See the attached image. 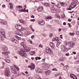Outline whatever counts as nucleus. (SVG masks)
<instances>
[{
	"mask_svg": "<svg viewBox=\"0 0 79 79\" xmlns=\"http://www.w3.org/2000/svg\"><path fill=\"white\" fill-rule=\"evenodd\" d=\"M68 45L69 47L68 48L65 47V46L64 45H62L61 46V49L62 52H66L68 51V49L69 50H71V48L74 47V46L75 45V43L73 41H69L68 42Z\"/></svg>",
	"mask_w": 79,
	"mask_h": 79,
	"instance_id": "nucleus-1",
	"label": "nucleus"
},
{
	"mask_svg": "<svg viewBox=\"0 0 79 79\" xmlns=\"http://www.w3.org/2000/svg\"><path fill=\"white\" fill-rule=\"evenodd\" d=\"M20 51H18L17 53L20 55L21 56L25 57L27 56V54L25 53V51H24L23 49L20 48Z\"/></svg>",
	"mask_w": 79,
	"mask_h": 79,
	"instance_id": "nucleus-2",
	"label": "nucleus"
},
{
	"mask_svg": "<svg viewBox=\"0 0 79 79\" xmlns=\"http://www.w3.org/2000/svg\"><path fill=\"white\" fill-rule=\"evenodd\" d=\"M5 75L7 77H10L11 75L10 72V69L9 68H6L5 69Z\"/></svg>",
	"mask_w": 79,
	"mask_h": 79,
	"instance_id": "nucleus-3",
	"label": "nucleus"
},
{
	"mask_svg": "<svg viewBox=\"0 0 79 79\" xmlns=\"http://www.w3.org/2000/svg\"><path fill=\"white\" fill-rule=\"evenodd\" d=\"M50 67V65L46 63H44L42 64V68L44 69H48Z\"/></svg>",
	"mask_w": 79,
	"mask_h": 79,
	"instance_id": "nucleus-4",
	"label": "nucleus"
},
{
	"mask_svg": "<svg viewBox=\"0 0 79 79\" xmlns=\"http://www.w3.org/2000/svg\"><path fill=\"white\" fill-rule=\"evenodd\" d=\"M15 28L19 31H22L23 30V27L21 25H17L15 26Z\"/></svg>",
	"mask_w": 79,
	"mask_h": 79,
	"instance_id": "nucleus-5",
	"label": "nucleus"
},
{
	"mask_svg": "<svg viewBox=\"0 0 79 79\" xmlns=\"http://www.w3.org/2000/svg\"><path fill=\"white\" fill-rule=\"evenodd\" d=\"M0 33L2 35L4 38H6L5 34V30L4 29L2 28L0 29Z\"/></svg>",
	"mask_w": 79,
	"mask_h": 79,
	"instance_id": "nucleus-6",
	"label": "nucleus"
},
{
	"mask_svg": "<svg viewBox=\"0 0 79 79\" xmlns=\"http://www.w3.org/2000/svg\"><path fill=\"white\" fill-rule=\"evenodd\" d=\"M29 68H30V69L33 70L35 69V64L33 63H31L30 65H29L28 66Z\"/></svg>",
	"mask_w": 79,
	"mask_h": 79,
	"instance_id": "nucleus-7",
	"label": "nucleus"
},
{
	"mask_svg": "<svg viewBox=\"0 0 79 79\" xmlns=\"http://www.w3.org/2000/svg\"><path fill=\"white\" fill-rule=\"evenodd\" d=\"M10 69L12 73H14V74H16L17 73V72H16V70L14 67L11 66L10 67Z\"/></svg>",
	"mask_w": 79,
	"mask_h": 79,
	"instance_id": "nucleus-8",
	"label": "nucleus"
},
{
	"mask_svg": "<svg viewBox=\"0 0 79 79\" xmlns=\"http://www.w3.org/2000/svg\"><path fill=\"white\" fill-rule=\"evenodd\" d=\"M35 71L36 73H42V70L39 68H37L35 69Z\"/></svg>",
	"mask_w": 79,
	"mask_h": 79,
	"instance_id": "nucleus-9",
	"label": "nucleus"
},
{
	"mask_svg": "<svg viewBox=\"0 0 79 79\" xmlns=\"http://www.w3.org/2000/svg\"><path fill=\"white\" fill-rule=\"evenodd\" d=\"M10 53L9 52H2V54L3 55H4L6 58H8V55H10Z\"/></svg>",
	"mask_w": 79,
	"mask_h": 79,
	"instance_id": "nucleus-10",
	"label": "nucleus"
},
{
	"mask_svg": "<svg viewBox=\"0 0 79 79\" xmlns=\"http://www.w3.org/2000/svg\"><path fill=\"white\" fill-rule=\"evenodd\" d=\"M0 23H1V24H4L6 25L7 24V22L5 20H2L0 21Z\"/></svg>",
	"mask_w": 79,
	"mask_h": 79,
	"instance_id": "nucleus-11",
	"label": "nucleus"
},
{
	"mask_svg": "<svg viewBox=\"0 0 79 79\" xmlns=\"http://www.w3.org/2000/svg\"><path fill=\"white\" fill-rule=\"evenodd\" d=\"M49 45L51 46L52 49L53 50H54L55 48V45L53 43L51 42L49 44Z\"/></svg>",
	"mask_w": 79,
	"mask_h": 79,
	"instance_id": "nucleus-12",
	"label": "nucleus"
},
{
	"mask_svg": "<svg viewBox=\"0 0 79 79\" xmlns=\"http://www.w3.org/2000/svg\"><path fill=\"white\" fill-rule=\"evenodd\" d=\"M75 7H76V4L74 2H72L70 6V8H74Z\"/></svg>",
	"mask_w": 79,
	"mask_h": 79,
	"instance_id": "nucleus-13",
	"label": "nucleus"
},
{
	"mask_svg": "<svg viewBox=\"0 0 79 79\" xmlns=\"http://www.w3.org/2000/svg\"><path fill=\"white\" fill-rule=\"evenodd\" d=\"M45 73L47 76H49L51 74V71L50 70H47L45 72Z\"/></svg>",
	"mask_w": 79,
	"mask_h": 79,
	"instance_id": "nucleus-14",
	"label": "nucleus"
},
{
	"mask_svg": "<svg viewBox=\"0 0 79 79\" xmlns=\"http://www.w3.org/2000/svg\"><path fill=\"white\" fill-rule=\"evenodd\" d=\"M11 40L13 41V42H14L15 43V44H18V43H19V41L15 39L14 38H12L11 39Z\"/></svg>",
	"mask_w": 79,
	"mask_h": 79,
	"instance_id": "nucleus-15",
	"label": "nucleus"
},
{
	"mask_svg": "<svg viewBox=\"0 0 79 79\" xmlns=\"http://www.w3.org/2000/svg\"><path fill=\"white\" fill-rule=\"evenodd\" d=\"M70 77L71 78H73L74 79H77V77H76V76H75L73 74H71L70 75Z\"/></svg>",
	"mask_w": 79,
	"mask_h": 79,
	"instance_id": "nucleus-16",
	"label": "nucleus"
},
{
	"mask_svg": "<svg viewBox=\"0 0 79 79\" xmlns=\"http://www.w3.org/2000/svg\"><path fill=\"white\" fill-rule=\"evenodd\" d=\"M24 49L26 52H30L31 51V48L30 47H27H27L24 48Z\"/></svg>",
	"mask_w": 79,
	"mask_h": 79,
	"instance_id": "nucleus-17",
	"label": "nucleus"
},
{
	"mask_svg": "<svg viewBox=\"0 0 79 79\" xmlns=\"http://www.w3.org/2000/svg\"><path fill=\"white\" fill-rule=\"evenodd\" d=\"M44 8L42 7H39L38 9V11H39V12H40V11H42L43 10V9Z\"/></svg>",
	"mask_w": 79,
	"mask_h": 79,
	"instance_id": "nucleus-18",
	"label": "nucleus"
},
{
	"mask_svg": "<svg viewBox=\"0 0 79 79\" xmlns=\"http://www.w3.org/2000/svg\"><path fill=\"white\" fill-rule=\"evenodd\" d=\"M38 24H40L41 25H44V21H38Z\"/></svg>",
	"mask_w": 79,
	"mask_h": 79,
	"instance_id": "nucleus-19",
	"label": "nucleus"
},
{
	"mask_svg": "<svg viewBox=\"0 0 79 79\" xmlns=\"http://www.w3.org/2000/svg\"><path fill=\"white\" fill-rule=\"evenodd\" d=\"M51 11L52 12V13H56V10H55V9L54 7L51 8Z\"/></svg>",
	"mask_w": 79,
	"mask_h": 79,
	"instance_id": "nucleus-20",
	"label": "nucleus"
},
{
	"mask_svg": "<svg viewBox=\"0 0 79 79\" xmlns=\"http://www.w3.org/2000/svg\"><path fill=\"white\" fill-rule=\"evenodd\" d=\"M50 49L49 48H46V52L47 53H50Z\"/></svg>",
	"mask_w": 79,
	"mask_h": 79,
	"instance_id": "nucleus-21",
	"label": "nucleus"
},
{
	"mask_svg": "<svg viewBox=\"0 0 79 79\" xmlns=\"http://www.w3.org/2000/svg\"><path fill=\"white\" fill-rule=\"evenodd\" d=\"M2 50L4 52H6L8 50V48L6 46H5L2 48Z\"/></svg>",
	"mask_w": 79,
	"mask_h": 79,
	"instance_id": "nucleus-22",
	"label": "nucleus"
},
{
	"mask_svg": "<svg viewBox=\"0 0 79 79\" xmlns=\"http://www.w3.org/2000/svg\"><path fill=\"white\" fill-rule=\"evenodd\" d=\"M25 43L24 42H22L20 44V45H22V46H23V48H24L25 47H27V46L25 45Z\"/></svg>",
	"mask_w": 79,
	"mask_h": 79,
	"instance_id": "nucleus-23",
	"label": "nucleus"
},
{
	"mask_svg": "<svg viewBox=\"0 0 79 79\" xmlns=\"http://www.w3.org/2000/svg\"><path fill=\"white\" fill-rule=\"evenodd\" d=\"M59 60L60 61H64L65 60V58L64 57H61L59 59Z\"/></svg>",
	"mask_w": 79,
	"mask_h": 79,
	"instance_id": "nucleus-24",
	"label": "nucleus"
},
{
	"mask_svg": "<svg viewBox=\"0 0 79 79\" xmlns=\"http://www.w3.org/2000/svg\"><path fill=\"white\" fill-rule=\"evenodd\" d=\"M22 8V6H18L16 7V10H20L21 8Z\"/></svg>",
	"mask_w": 79,
	"mask_h": 79,
	"instance_id": "nucleus-25",
	"label": "nucleus"
},
{
	"mask_svg": "<svg viewBox=\"0 0 79 79\" xmlns=\"http://www.w3.org/2000/svg\"><path fill=\"white\" fill-rule=\"evenodd\" d=\"M52 18V16H48L45 18V19H51Z\"/></svg>",
	"mask_w": 79,
	"mask_h": 79,
	"instance_id": "nucleus-26",
	"label": "nucleus"
},
{
	"mask_svg": "<svg viewBox=\"0 0 79 79\" xmlns=\"http://www.w3.org/2000/svg\"><path fill=\"white\" fill-rule=\"evenodd\" d=\"M53 41H57V42H58L59 40L58 38H54L53 39Z\"/></svg>",
	"mask_w": 79,
	"mask_h": 79,
	"instance_id": "nucleus-27",
	"label": "nucleus"
},
{
	"mask_svg": "<svg viewBox=\"0 0 79 79\" xmlns=\"http://www.w3.org/2000/svg\"><path fill=\"white\" fill-rule=\"evenodd\" d=\"M20 23H22V24H24L26 23V22L24 21V20L23 19L20 20L19 21Z\"/></svg>",
	"mask_w": 79,
	"mask_h": 79,
	"instance_id": "nucleus-28",
	"label": "nucleus"
},
{
	"mask_svg": "<svg viewBox=\"0 0 79 79\" xmlns=\"http://www.w3.org/2000/svg\"><path fill=\"white\" fill-rule=\"evenodd\" d=\"M35 77L36 79H39V75L38 74H36L35 76Z\"/></svg>",
	"mask_w": 79,
	"mask_h": 79,
	"instance_id": "nucleus-29",
	"label": "nucleus"
},
{
	"mask_svg": "<svg viewBox=\"0 0 79 79\" xmlns=\"http://www.w3.org/2000/svg\"><path fill=\"white\" fill-rule=\"evenodd\" d=\"M24 34L26 36H27L28 35H29V34H30V32H25Z\"/></svg>",
	"mask_w": 79,
	"mask_h": 79,
	"instance_id": "nucleus-30",
	"label": "nucleus"
},
{
	"mask_svg": "<svg viewBox=\"0 0 79 79\" xmlns=\"http://www.w3.org/2000/svg\"><path fill=\"white\" fill-rule=\"evenodd\" d=\"M55 15L56 18H60V16L58 14H56Z\"/></svg>",
	"mask_w": 79,
	"mask_h": 79,
	"instance_id": "nucleus-31",
	"label": "nucleus"
},
{
	"mask_svg": "<svg viewBox=\"0 0 79 79\" xmlns=\"http://www.w3.org/2000/svg\"><path fill=\"white\" fill-rule=\"evenodd\" d=\"M30 54L31 55H35V52L34 51L31 52H30Z\"/></svg>",
	"mask_w": 79,
	"mask_h": 79,
	"instance_id": "nucleus-32",
	"label": "nucleus"
},
{
	"mask_svg": "<svg viewBox=\"0 0 79 79\" xmlns=\"http://www.w3.org/2000/svg\"><path fill=\"white\" fill-rule=\"evenodd\" d=\"M44 5L46 6H49L50 4L47 3H44Z\"/></svg>",
	"mask_w": 79,
	"mask_h": 79,
	"instance_id": "nucleus-33",
	"label": "nucleus"
},
{
	"mask_svg": "<svg viewBox=\"0 0 79 79\" xmlns=\"http://www.w3.org/2000/svg\"><path fill=\"white\" fill-rule=\"evenodd\" d=\"M18 35L22 36L23 35V32H22L21 31H19V32Z\"/></svg>",
	"mask_w": 79,
	"mask_h": 79,
	"instance_id": "nucleus-34",
	"label": "nucleus"
},
{
	"mask_svg": "<svg viewBox=\"0 0 79 79\" xmlns=\"http://www.w3.org/2000/svg\"><path fill=\"white\" fill-rule=\"evenodd\" d=\"M5 61H6V62H7V63H10L11 62V61H10V60L8 59H5Z\"/></svg>",
	"mask_w": 79,
	"mask_h": 79,
	"instance_id": "nucleus-35",
	"label": "nucleus"
},
{
	"mask_svg": "<svg viewBox=\"0 0 79 79\" xmlns=\"http://www.w3.org/2000/svg\"><path fill=\"white\" fill-rule=\"evenodd\" d=\"M15 38H16V39H18V40H21V38L18 37L17 36L15 35Z\"/></svg>",
	"mask_w": 79,
	"mask_h": 79,
	"instance_id": "nucleus-36",
	"label": "nucleus"
},
{
	"mask_svg": "<svg viewBox=\"0 0 79 79\" xmlns=\"http://www.w3.org/2000/svg\"><path fill=\"white\" fill-rule=\"evenodd\" d=\"M19 31L17 30L15 31V34H16V35H18L19 34Z\"/></svg>",
	"mask_w": 79,
	"mask_h": 79,
	"instance_id": "nucleus-37",
	"label": "nucleus"
},
{
	"mask_svg": "<svg viewBox=\"0 0 79 79\" xmlns=\"http://www.w3.org/2000/svg\"><path fill=\"white\" fill-rule=\"evenodd\" d=\"M0 40H2V41L4 40V39L2 36V35H0Z\"/></svg>",
	"mask_w": 79,
	"mask_h": 79,
	"instance_id": "nucleus-38",
	"label": "nucleus"
},
{
	"mask_svg": "<svg viewBox=\"0 0 79 79\" xmlns=\"http://www.w3.org/2000/svg\"><path fill=\"white\" fill-rule=\"evenodd\" d=\"M9 5L10 6V8H13V4H12L11 3H9Z\"/></svg>",
	"mask_w": 79,
	"mask_h": 79,
	"instance_id": "nucleus-39",
	"label": "nucleus"
},
{
	"mask_svg": "<svg viewBox=\"0 0 79 79\" xmlns=\"http://www.w3.org/2000/svg\"><path fill=\"white\" fill-rule=\"evenodd\" d=\"M69 35H71V36L73 35H74V33H72V32H70L69 33Z\"/></svg>",
	"mask_w": 79,
	"mask_h": 79,
	"instance_id": "nucleus-40",
	"label": "nucleus"
},
{
	"mask_svg": "<svg viewBox=\"0 0 79 79\" xmlns=\"http://www.w3.org/2000/svg\"><path fill=\"white\" fill-rule=\"evenodd\" d=\"M57 7L58 8H60L61 7V6L60 4H58L57 6Z\"/></svg>",
	"mask_w": 79,
	"mask_h": 79,
	"instance_id": "nucleus-41",
	"label": "nucleus"
},
{
	"mask_svg": "<svg viewBox=\"0 0 79 79\" xmlns=\"http://www.w3.org/2000/svg\"><path fill=\"white\" fill-rule=\"evenodd\" d=\"M52 71H57L58 70L56 68H54L52 69Z\"/></svg>",
	"mask_w": 79,
	"mask_h": 79,
	"instance_id": "nucleus-42",
	"label": "nucleus"
},
{
	"mask_svg": "<svg viewBox=\"0 0 79 79\" xmlns=\"http://www.w3.org/2000/svg\"><path fill=\"white\" fill-rule=\"evenodd\" d=\"M53 51L51 49H50V51H49V53H51V54H53Z\"/></svg>",
	"mask_w": 79,
	"mask_h": 79,
	"instance_id": "nucleus-43",
	"label": "nucleus"
},
{
	"mask_svg": "<svg viewBox=\"0 0 79 79\" xmlns=\"http://www.w3.org/2000/svg\"><path fill=\"white\" fill-rule=\"evenodd\" d=\"M39 48H43V45H41V44H40L39 45Z\"/></svg>",
	"mask_w": 79,
	"mask_h": 79,
	"instance_id": "nucleus-44",
	"label": "nucleus"
},
{
	"mask_svg": "<svg viewBox=\"0 0 79 79\" xmlns=\"http://www.w3.org/2000/svg\"><path fill=\"white\" fill-rule=\"evenodd\" d=\"M60 4L62 6H64V5L65 4L63 2H60Z\"/></svg>",
	"mask_w": 79,
	"mask_h": 79,
	"instance_id": "nucleus-45",
	"label": "nucleus"
},
{
	"mask_svg": "<svg viewBox=\"0 0 79 79\" xmlns=\"http://www.w3.org/2000/svg\"><path fill=\"white\" fill-rule=\"evenodd\" d=\"M35 20V19H31L30 20V21L31 22H34Z\"/></svg>",
	"mask_w": 79,
	"mask_h": 79,
	"instance_id": "nucleus-46",
	"label": "nucleus"
},
{
	"mask_svg": "<svg viewBox=\"0 0 79 79\" xmlns=\"http://www.w3.org/2000/svg\"><path fill=\"white\" fill-rule=\"evenodd\" d=\"M68 66H65L64 67V69H68Z\"/></svg>",
	"mask_w": 79,
	"mask_h": 79,
	"instance_id": "nucleus-47",
	"label": "nucleus"
},
{
	"mask_svg": "<svg viewBox=\"0 0 79 79\" xmlns=\"http://www.w3.org/2000/svg\"><path fill=\"white\" fill-rule=\"evenodd\" d=\"M65 56H69V53L68 52L65 54Z\"/></svg>",
	"mask_w": 79,
	"mask_h": 79,
	"instance_id": "nucleus-48",
	"label": "nucleus"
},
{
	"mask_svg": "<svg viewBox=\"0 0 79 79\" xmlns=\"http://www.w3.org/2000/svg\"><path fill=\"white\" fill-rule=\"evenodd\" d=\"M60 43H57L56 44V47H58L60 45Z\"/></svg>",
	"mask_w": 79,
	"mask_h": 79,
	"instance_id": "nucleus-49",
	"label": "nucleus"
},
{
	"mask_svg": "<svg viewBox=\"0 0 79 79\" xmlns=\"http://www.w3.org/2000/svg\"><path fill=\"white\" fill-rule=\"evenodd\" d=\"M49 36L50 37H52V36H53V34H49Z\"/></svg>",
	"mask_w": 79,
	"mask_h": 79,
	"instance_id": "nucleus-50",
	"label": "nucleus"
},
{
	"mask_svg": "<svg viewBox=\"0 0 79 79\" xmlns=\"http://www.w3.org/2000/svg\"><path fill=\"white\" fill-rule=\"evenodd\" d=\"M76 34L77 35H79V31H77V32H76Z\"/></svg>",
	"mask_w": 79,
	"mask_h": 79,
	"instance_id": "nucleus-51",
	"label": "nucleus"
},
{
	"mask_svg": "<svg viewBox=\"0 0 79 79\" xmlns=\"http://www.w3.org/2000/svg\"><path fill=\"white\" fill-rule=\"evenodd\" d=\"M16 69L17 70V71H19V68L18 67H16Z\"/></svg>",
	"mask_w": 79,
	"mask_h": 79,
	"instance_id": "nucleus-52",
	"label": "nucleus"
},
{
	"mask_svg": "<svg viewBox=\"0 0 79 79\" xmlns=\"http://www.w3.org/2000/svg\"><path fill=\"white\" fill-rule=\"evenodd\" d=\"M64 45H66L67 44H68V43L67 42V41H65L64 42Z\"/></svg>",
	"mask_w": 79,
	"mask_h": 79,
	"instance_id": "nucleus-53",
	"label": "nucleus"
},
{
	"mask_svg": "<svg viewBox=\"0 0 79 79\" xmlns=\"http://www.w3.org/2000/svg\"><path fill=\"white\" fill-rule=\"evenodd\" d=\"M55 76V77H57L58 76V74H55L54 75Z\"/></svg>",
	"mask_w": 79,
	"mask_h": 79,
	"instance_id": "nucleus-54",
	"label": "nucleus"
},
{
	"mask_svg": "<svg viewBox=\"0 0 79 79\" xmlns=\"http://www.w3.org/2000/svg\"><path fill=\"white\" fill-rule=\"evenodd\" d=\"M35 37V35H32L31 36V38L32 39H34V37Z\"/></svg>",
	"mask_w": 79,
	"mask_h": 79,
	"instance_id": "nucleus-55",
	"label": "nucleus"
},
{
	"mask_svg": "<svg viewBox=\"0 0 79 79\" xmlns=\"http://www.w3.org/2000/svg\"><path fill=\"white\" fill-rule=\"evenodd\" d=\"M19 11H20V12L22 11V12L23 11L24 12V10L22 9H21V10H19Z\"/></svg>",
	"mask_w": 79,
	"mask_h": 79,
	"instance_id": "nucleus-56",
	"label": "nucleus"
},
{
	"mask_svg": "<svg viewBox=\"0 0 79 79\" xmlns=\"http://www.w3.org/2000/svg\"><path fill=\"white\" fill-rule=\"evenodd\" d=\"M29 42L30 44H32V41L31 40H30L29 41Z\"/></svg>",
	"mask_w": 79,
	"mask_h": 79,
	"instance_id": "nucleus-57",
	"label": "nucleus"
},
{
	"mask_svg": "<svg viewBox=\"0 0 79 79\" xmlns=\"http://www.w3.org/2000/svg\"><path fill=\"white\" fill-rule=\"evenodd\" d=\"M31 29L32 31V32H34V31H35V30H34L33 28H31Z\"/></svg>",
	"mask_w": 79,
	"mask_h": 79,
	"instance_id": "nucleus-58",
	"label": "nucleus"
},
{
	"mask_svg": "<svg viewBox=\"0 0 79 79\" xmlns=\"http://www.w3.org/2000/svg\"><path fill=\"white\" fill-rule=\"evenodd\" d=\"M25 62H26V63H28V62H29V60H25Z\"/></svg>",
	"mask_w": 79,
	"mask_h": 79,
	"instance_id": "nucleus-59",
	"label": "nucleus"
},
{
	"mask_svg": "<svg viewBox=\"0 0 79 79\" xmlns=\"http://www.w3.org/2000/svg\"><path fill=\"white\" fill-rule=\"evenodd\" d=\"M73 54L74 55H76V52H73Z\"/></svg>",
	"mask_w": 79,
	"mask_h": 79,
	"instance_id": "nucleus-60",
	"label": "nucleus"
},
{
	"mask_svg": "<svg viewBox=\"0 0 79 79\" xmlns=\"http://www.w3.org/2000/svg\"><path fill=\"white\" fill-rule=\"evenodd\" d=\"M28 79H33V77H30L28 78Z\"/></svg>",
	"mask_w": 79,
	"mask_h": 79,
	"instance_id": "nucleus-61",
	"label": "nucleus"
},
{
	"mask_svg": "<svg viewBox=\"0 0 79 79\" xmlns=\"http://www.w3.org/2000/svg\"><path fill=\"white\" fill-rule=\"evenodd\" d=\"M68 21H69V22H71V19H68Z\"/></svg>",
	"mask_w": 79,
	"mask_h": 79,
	"instance_id": "nucleus-62",
	"label": "nucleus"
},
{
	"mask_svg": "<svg viewBox=\"0 0 79 79\" xmlns=\"http://www.w3.org/2000/svg\"><path fill=\"white\" fill-rule=\"evenodd\" d=\"M35 60H38V57H35Z\"/></svg>",
	"mask_w": 79,
	"mask_h": 79,
	"instance_id": "nucleus-63",
	"label": "nucleus"
},
{
	"mask_svg": "<svg viewBox=\"0 0 79 79\" xmlns=\"http://www.w3.org/2000/svg\"><path fill=\"white\" fill-rule=\"evenodd\" d=\"M31 18H34V15H32L31 16Z\"/></svg>",
	"mask_w": 79,
	"mask_h": 79,
	"instance_id": "nucleus-64",
	"label": "nucleus"
}]
</instances>
